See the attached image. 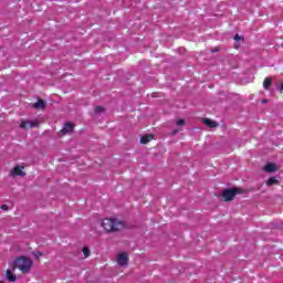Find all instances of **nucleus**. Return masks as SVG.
I'll use <instances>...</instances> for the list:
<instances>
[{
    "instance_id": "1",
    "label": "nucleus",
    "mask_w": 283,
    "mask_h": 283,
    "mask_svg": "<svg viewBox=\"0 0 283 283\" xmlns=\"http://www.w3.org/2000/svg\"><path fill=\"white\" fill-rule=\"evenodd\" d=\"M33 262L28 256H20L13 262V269H19L21 273L28 274L32 271Z\"/></svg>"
},
{
    "instance_id": "2",
    "label": "nucleus",
    "mask_w": 283,
    "mask_h": 283,
    "mask_svg": "<svg viewBox=\"0 0 283 283\" xmlns=\"http://www.w3.org/2000/svg\"><path fill=\"white\" fill-rule=\"evenodd\" d=\"M102 227L104 230H106L107 233H112V232L120 231V229H123L125 224L123 223V221L106 218L102 221Z\"/></svg>"
},
{
    "instance_id": "3",
    "label": "nucleus",
    "mask_w": 283,
    "mask_h": 283,
    "mask_svg": "<svg viewBox=\"0 0 283 283\" xmlns=\"http://www.w3.org/2000/svg\"><path fill=\"white\" fill-rule=\"evenodd\" d=\"M242 193H247V190L238 187L228 188L222 191L221 198L222 200H224V202H231V200H233L237 196H240Z\"/></svg>"
},
{
    "instance_id": "4",
    "label": "nucleus",
    "mask_w": 283,
    "mask_h": 283,
    "mask_svg": "<svg viewBox=\"0 0 283 283\" xmlns=\"http://www.w3.org/2000/svg\"><path fill=\"white\" fill-rule=\"evenodd\" d=\"M129 262V255L127 252H120L117 254V264L118 266H127Z\"/></svg>"
},
{
    "instance_id": "5",
    "label": "nucleus",
    "mask_w": 283,
    "mask_h": 283,
    "mask_svg": "<svg viewBox=\"0 0 283 283\" xmlns=\"http://www.w3.org/2000/svg\"><path fill=\"white\" fill-rule=\"evenodd\" d=\"M21 129H32L34 127H39V122L36 120H22L20 123Z\"/></svg>"
},
{
    "instance_id": "6",
    "label": "nucleus",
    "mask_w": 283,
    "mask_h": 283,
    "mask_svg": "<svg viewBox=\"0 0 283 283\" xmlns=\"http://www.w3.org/2000/svg\"><path fill=\"white\" fill-rule=\"evenodd\" d=\"M72 132H74V124L67 122L64 124V127L60 130V134H62V136H65V134H72Z\"/></svg>"
},
{
    "instance_id": "7",
    "label": "nucleus",
    "mask_w": 283,
    "mask_h": 283,
    "mask_svg": "<svg viewBox=\"0 0 283 283\" xmlns=\"http://www.w3.org/2000/svg\"><path fill=\"white\" fill-rule=\"evenodd\" d=\"M23 169H25V166L18 165L12 169L11 174H12V176L23 177V176H25V171H23Z\"/></svg>"
},
{
    "instance_id": "8",
    "label": "nucleus",
    "mask_w": 283,
    "mask_h": 283,
    "mask_svg": "<svg viewBox=\"0 0 283 283\" xmlns=\"http://www.w3.org/2000/svg\"><path fill=\"white\" fill-rule=\"evenodd\" d=\"M276 169L277 165H275L274 163H269L263 167V171H265L266 174H273Z\"/></svg>"
},
{
    "instance_id": "9",
    "label": "nucleus",
    "mask_w": 283,
    "mask_h": 283,
    "mask_svg": "<svg viewBox=\"0 0 283 283\" xmlns=\"http://www.w3.org/2000/svg\"><path fill=\"white\" fill-rule=\"evenodd\" d=\"M201 123H203V125H206L207 127H210V129H214V127H218V123L211 120L210 118H202Z\"/></svg>"
},
{
    "instance_id": "10",
    "label": "nucleus",
    "mask_w": 283,
    "mask_h": 283,
    "mask_svg": "<svg viewBox=\"0 0 283 283\" xmlns=\"http://www.w3.org/2000/svg\"><path fill=\"white\" fill-rule=\"evenodd\" d=\"M33 109L43 111L45 109V101L40 99L36 103L32 104Z\"/></svg>"
},
{
    "instance_id": "11",
    "label": "nucleus",
    "mask_w": 283,
    "mask_h": 283,
    "mask_svg": "<svg viewBox=\"0 0 283 283\" xmlns=\"http://www.w3.org/2000/svg\"><path fill=\"white\" fill-rule=\"evenodd\" d=\"M151 140H154V135H150V134L144 135L140 138L142 145H147V143H151Z\"/></svg>"
},
{
    "instance_id": "12",
    "label": "nucleus",
    "mask_w": 283,
    "mask_h": 283,
    "mask_svg": "<svg viewBox=\"0 0 283 283\" xmlns=\"http://www.w3.org/2000/svg\"><path fill=\"white\" fill-rule=\"evenodd\" d=\"M271 85H273V80L271 77H265L263 81V88L269 91Z\"/></svg>"
},
{
    "instance_id": "13",
    "label": "nucleus",
    "mask_w": 283,
    "mask_h": 283,
    "mask_svg": "<svg viewBox=\"0 0 283 283\" xmlns=\"http://www.w3.org/2000/svg\"><path fill=\"white\" fill-rule=\"evenodd\" d=\"M6 275L9 282H17V275L12 273V270H7Z\"/></svg>"
},
{
    "instance_id": "14",
    "label": "nucleus",
    "mask_w": 283,
    "mask_h": 283,
    "mask_svg": "<svg viewBox=\"0 0 283 283\" xmlns=\"http://www.w3.org/2000/svg\"><path fill=\"white\" fill-rule=\"evenodd\" d=\"M280 180H277V178L275 177H271L268 179L266 181V186L268 187H273V185H279Z\"/></svg>"
},
{
    "instance_id": "15",
    "label": "nucleus",
    "mask_w": 283,
    "mask_h": 283,
    "mask_svg": "<svg viewBox=\"0 0 283 283\" xmlns=\"http://www.w3.org/2000/svg\"><path fill=\"white\" fill-rule=\"evenodd\" d=\"M82 253L84 254V258H90V255H91L90 248L84 247L82 249Z\"/></svg>"
},
{
    "instance_id": "16",
    "label": "nucleus",
    "mask_w": 283,
    "mask_h": 283,
    "mask_svg": "<svg viewBox=\"0 0 283 283\" xmlns=\"http://www.w3.org/2000/svg\"><path fill=\"white\" fill-rule=\"evenodd\" d=\"M94 112L95 114H101L105 112V108L103 106H95Z\"/></svg>"
},
{
    "instance_id": "17",
    "label": "nucleus",
    "mask_w": 283,
    "mask_h": 283,
    "mask_svg": "<svg viewBox=\"0 0 283 283\" xmlns=\"http://www.w3.org/2000/svg\"><path fill=\"white\" fill-rule=\"evenodd\" d=\"M176 125H177L178 127H182V125H185V119H178V120L176 122Z\"/></svg>"
},
{
    "instance_id": "18",
    "label": "nucleus",
    "mask_w": 283,
    "mask_h": 283,
    "mask_svg": "<svg viewBox=\"0 0 283 283\" xmlns=\"http://www.w3.org/2000/svg\"><path fill=\"white\" fill-rule=\"evenodd\" d=\"M43 255V252L38 251L34 253V256L36 258V260H39V258H41Z\"/></svg>"
},
{
    "instance_id": "19",
    "label": "nucleus",
    "mask_w": 283,
    "mask_h": 283,
    "mask_svg": "<svg viewBox=\"0 0 283 283\" xmlns=\"http://www.w3.org/2000/svg\"><path fill=\"white\" fill-rule=\"evenodd\" d=\"M234 41H242V36H240V34H235L234 35Z\"/></svg>"
},
{
    "instance_id": "20",
    "label": "nucleus",
    "mask_w": 283,
    "mask_h": 283,
    "mask_svg": "<svg viewBox=\"0 0 283 283\" xmlns=\"http://www.w3.org/2000/svg\"><path fill=\"white\" fill-rule=\"evenodd\" d=\"M1 209H2V211H8V205H2Z\"/></svg>"
},
{
    "instance_id": "21",
    "label": "nucleus",
    "mask_w": 283,
    "mask_h": 283,
    "mask_svg": "<svg viewBox=\"0 0 283 283\" xmlns=\"http://www.w3.org/2000/svg\"><path fill=\"white\" fill-rule=\"evenodd\" d=\"M266 102H268V99H263V101H262V103H266Z\"/></svg>"
},
{
    "instance_id": "22",
    "label": "nucleus",
    "mask_w": 283,
    "mask_h": 283,
    "mask_svg": "<svg viewBox=\"0 0 283 283\" xmlns=\"http://www.w3.org/2000/svg\"><path fill=\"white\" fill-rule=\"evenodd\" d=\"M212 52H218V49H214Z\"/></svg>"
},
{
    "instance_id": "23",
    "label": "nucleus",
    "mask_w": 283,
    "mask_h": 283,
    "mask_svg": "<svg viewBox=\"0 0 283 283\" xmlns=\"http://www.w3.org/2000/svg\"><path fill=\"white\" fill-rule=\"evenodd\" d=\"M0 283H3V281H0Z\"/></svg>"
}]
</instances>
